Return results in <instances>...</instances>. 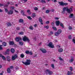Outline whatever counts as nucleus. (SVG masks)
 Instances as JSON below:
<instances>
[{"label": "nucleus", "mask_w": 75, "mask_h": 75, "mask_svg": "<svg viewBox=\"0 0 75 75\" xmlns=\"http://www.w3.org/2000/svg\"><path fill=\"white\" fill-rule=\"evenodd\" d=\"M66 10L67 12L69 13H71L72 12L71 11H72V9L71 8H70V9H68V7H65L63 8V12H62V13H64V12H65Z\"/></svg>", "instance_id": "f257e3e1"}, {"label": "nucleus", "mask_w": 75, "mask_h": 75, "mask_svg": "<svg viewBox=\"0 0 75 75\" xmlns=\"http://www.w3.org/2000/svg\"><path fill=\"white\" fill-rule=\"evenodd\" d=\"M26 61H27L25 62H22L25 65H30L31 60L30 59H27Z\"/></svg>", "instance_id": "f03ea898"}, {"label": "nucleus", "mask_w": 75, "mask_h": 75, "mask_svg": "<svg viewBox=\"0 0 75 75\" xmlns=\"http://www.w3.org/2000/svg\"><path fill=\"white\" fill-rule=\"evenodd\" d=\"M23 41H28V42H30V40H29L28 37L26 36H24V37L23 38Z\"/></svg>", "instance_id": "7ed1b4c3"}, {"label": "nucleus", "mask_w": 75, "mask_h": 75, "mask_svg": "<svg viewBox=\"0 0 75 75\" xmlns=\"http://www.w3.org/2000/svg\"><path fill=\"white\" fill-rule=\"evenodd\" d=\"M45 72L46 74H49V75H52L53 72H52L50 71V70L47 69L45 71Z\"/></svg>", "instance_id": "20e7f679"}, {"label": "nucleus", "mask_w": 75, "mask_h": 75, "mask_svg": "<svg viewBox=\"0 0 75 75\" xmlns=\"http://www.w3.org/2000/svg\"><path fill=\"white\" fill-rule=\"evenodd\" d=\"M48 46L51 48H54V46L53 45L52 43V42H50L48 45Z\"/></svg>", "instance_id": "39448f33"}, {"label": "nucleus", "mask_w": 75, "mask_h": 75, "mask_svg": "<svg viewBox=\"0 0 75 75\" xmlns=\"http://www.w3.org/2000/svg\"><path fill=\"white\" fill-rule=\"evenodd\" d=\"M18 57V55L17 54H15L14 55L12 56V60H13V61L15 60Z\"/></svg>", "instance_id": "423d86ee"}, {"label": "nucleus", "mask_w": 75, "mask_h": 75, "mask_svg": "<svg viewBox=\"0 0 75 75\" xmlns=\"http://www.w3.org/2000/svg\"><path fill=\"white\" fill-rule=\"evenodd\" d=\"M40 51L42 52L43 53H46L47 52V50L44 49H40Z\"/></svg>", "instance_id": "0eeeda50"}, {"label": "nucleus", "mask_w": 75, "mask_h": 75, "mask_svg": "<svg viewBox=\"0 0 75 75\" xmlns=\"http://www.w3.org/2000/svg\"><path fill=\"white\" fill-rule=\"evenodd\" d=\"M0 57L1 58H2L4 60H6V58L4 56H3L2 54H0Z\"/></svg>", "instance_id": "6e6552de"}, {"label": "nucleus", "mask_w": 75, "mask_h": 75, "mask_svg": "<svg viewBox=\"0 0 75 75\" xmlns=\"http://www.w3.org/2000/svg\"><path fill=\"white\" fill-rule=\"evenodd\" d=\"M38 1H41V2L42 3H46V2L45 0H38Z\"/></svg>", "instance_id": "1a4fd4ad"}, {"label": "nucleus", "mask_w": 75, "mask_h": 75, "mask_svg": "<svg viewBox=\"0 0 75 75\" xmlns=\"http://www.w3.org/2000/svg\"><path fill=\"white\" fill-rule=\"evenodd\" d=\"M59 23L60 22L59 21H56V25H59Z\"/></svg>", "instance_id": "9d476101"}, {"label": "nucleus", "mask_w": 75, "mask_h": 75, "mask_svg": "<svg viewBox=\"0 0 75 75\" xmlns=\"http://www.w3.org/2000/svg\"><path fill=\"white\" fill-rule=\"evenodd\" d=\"M57 32L59 34H60L62 33V30L60 29H59L58 30Z\"/></svg>", "instance_id": "9b49d317"}, {"label": "nucleus", "mask_w": 75, "mask_h": 75, "mask_svg": "<svg viewBox=\"0 0 75 75\" xmlns=\"http://www.w3.org/2000/svg\"><path fill=\"white\" fill-rule=\"evenodd\" d=\"M10 51V50L9 49H8L6 51V54L7 55H8L9 54V51Z\"/></svg>", "instance_id": "f8f14e48"}, {"label": "nucleus", "mask_w": 75, "mask_h": 75, "mask_svg": "<svg viewBox=\"0 0 75 75\" xmlns=\"http://www.w3.org/2000/svg\"><path fill=\"white\" fill-rule=\"evenodd\" d=\"M7 71L8 73H10V72H11V70H10V68H8L7 69Z\"/></svg>", "instance_id": "ddd939ff"}, {"label": "nucleus", "mask_w": 75, "mask_h": 75, "mask_svg": "<svg viewBox=\"0 0 75 75\" xmlns=\"http://www.w3.org/2000/svg\"><path fill=\"white\" fill-rule=\"evenodd\" d=\"M39 21L40 23H42L43 21L42 20V18H41V17H40L39 18Z\"/></svg>", "instance_id": "4468645a"}, {"label": "nucleus", "mask_w": 75, "mask_h": 75, "mask_svg": "<svg viewBox=\"0 0 75 75\" xmlns=\"http://www.w3.org/2000/svg\"><path fill=\"white\" fill-rule=\"evenodd\" d=\"M6 58L8 61H10V56H7Z\"/></svg>", "instance_id": "2eb2a0df"}, {"label": "nucleus", "mask_w": 75, "mask_h": 75, "mask_svg": "<svg viewBox=\"0 0 75 75\" xmlns=\"http://www.w3.org/2000/svg\"><path fill=\"white\" fill-rule=\"evenodd\" d=\"M14 43L13 42H9V45H13V44H14Z\"/></svg>", "instance_id": "dca6fc26"}, {"label": "nucleus", "mask_w": 75, "mask_h": 75, "mask_svg": "<svg viewBox=\"0 0 75 75\" xmlns=\"http://www.w3.org/2000/svg\"><path fill=\"white\" fill-rule=\"evenodd\" d=\"M58 51L59 52H62L63 51V49L62 48H59V49Z\"/></svg>", "instance_id": "f3484780"}, {"label": "nucleus", "mask_w": 75, "mask_h": 75, "mask_svg": "<svg viewBox=\"0 0 75 75\" xmlns=\"http://www.w3.org/2000/svg\"><path fill=\"white\" fill-rule=\"evenodd\" d=\"M8 14H11L13 13V11H10L8 12Z\"/></svg>", "instance_id": "a211bd4d"}, {"label": "nucleus", "mask_w": 75, "mask_h": 75, "mask_svg": "<svg viewBox=\"0 0 75 75\" xmlns=\"http://www.w3.org/2000/svg\"><path fill=\"white\" fill-rule=\"evenodd\" d=\"M59 3L60 4V6H64V3L62 2H59Z\"/></svg>", "instance_id": "6ab92c4d"}, {"label": "nucleus", "mask_w": 75, "mask_h": 75, "mask_svg": "<svg viewBox=\"0 0 75 75\" xmlns=\"http://www.w3.org/2000/svg\"><path fill=\"white\" fill-rule=\"evenodd\" d=\"M19 40H20V38H16L15 39V41H17V42L19 41Z\"/></svg>", "instance_id": "aec40b11"}, {"label": "nucleus", "mask_w": 75, "mask_h": 75, "mask_svg": "<svg viewBox=\"0 0 75 75\" xmlns=\"http://www.w3.org/2000/svg\"><path fill=\"white\" fill-rule=\"evenodd\" d=\"M72 74V72H71V71H68L67 75H71Z\"/></svg>", "instance_id": "412c9836"}, {"label": "nucleus", "mask_w": 75, "mask_h": 75, "mask_svg": "<svg viewBox=\"0 0 75 75\" xmlns=\"http://www.w3.org/2000/svg\"><path fill=\"white\" fill-rule=\"evenodd\" d=\"M11 51L12 53H14V52L15 51L14 49L12 48V49H11Z\"/></svg>", "instance_id": "4be33fe9"}, {"label": "nucleus", "mask_w": 75, "mask_h": 75, "mask_svg": "<svg viewBox=\"0 0 75 75\" xmlns=\"http://www.w3.org/2000/svg\"><path fill=\"white\" fill-rule=\"evenodd\" d=\"M7 25L8 26L10 27L11 25V24L10 23H7Z\"/></svg>", "instance_id": "5701e85b"}, {"label": "nucleus", "mask_w": 75, "mask_h": 75, "mask_svg": "<svg viewBox=\"0 0 75 75\" xmlns=\"http://www.w3.org/2000/svg\"><path fill=\"white\" fill-rule=\"evenodd\" d=\"M36 16V15H35V13H33L32 15V17L33 18H34V17H35Z\"/></svg>", "instance_id": "b1692460"}, {"label": "nucleus", "mask_w": 75, "mask_h": 75, "mask_svg": "<svg viewBox=\"0 0 75 75\" xmlns=\"http://www.w3.org/2000/svg\"><path fill=\"white\" fill-rule=\"evenodd\" d=\"M2 45H4V46H6V45H7V43L5 42H3L2 43Z\"/></svg>", "instance_id": "393cba45"}, {"label": "nucleus", "mask_w": 75, "mask_h": 75, "mask_svg": "<svg viewBox=\"0 0 75 75\" xmlns=\"http://www.w3.org/2000/svg\"><path fill=\"white\" fill-rule=\"evenodd\" d=\"M55 36H58V35H59V34L58 32H56L55 33Z\"/></svg>", "instance_id": "a878e982"}, {"label": "nucleus", "mask_w": 75, "mask_h": 75, "mask_svg": "<svg viewBox=\"0 0 75 75\" xmlns=\"http://www.w3.org/2000/svg\"><path fill=\"white\" fill-rule=\"evenodd\" d=\"M73 14L71 13V14H70V15L69 16V17L70 18H72V17H73Z\"/></svg>", "instance_id": "bb28decb"}, {"label": "nucleus", "mask_w": 75, "mask_h": 75, "mask_svg": "<svg viewBox=\"0 0 75 75\" xmlns=\"http://www.w3.org/2000/svg\"><path fill=\"white\" fill-rule=\"evenodd\" d=\"M21 12L23 14V16H26L25 14H24V11L23 10H22Z\"/></svg>", "instance_id": "cd10ccee"}, {"label": "nucleus", "mask_w": 75, "mask_h": 75, "mask_svg": "<svg viewBox=\"0 0 75 75\" xmlns=\"http://www.w3.org/2000/svg\"><path fill=\"white\" fill-rule=\"evenodd\" d=\"M19 45H23V42H19Z\"/></svg>", "instance_id": "c85d7f7f"}, {"label": "nucleus", "mask_w": 75, "mask_h": 75, "mask_svg": "<svg viewBox=\"0 0 75 75\" xmlns=\"http://www.w3.org/2000/svg\"><path fill=\"white\" fill-rule=\"evenodd\" d=\"M60 26L62 27V28H64V25H63V24L62 23H60Z\"/></svg>", "instance_id": "c756f323"}, {"label": "nucleus", "mask_w": 75, "mask_h": 75, "mask_svg": "<svg viewBox=\"0 0 75 75\" xmlns=\"http://www.w3.org/2000/svg\"><path fill=\"white\" fill-rule=\"evenodd\" d=\"M21 58H24V55L23 54H21Z\"/></svg>", "instance_id": "7c9ffc66"}, {"label": "nucleus", "mask_w": 75, "mask_h": 75, "mask_svg": "<svg viewBox=\"0 0 75 75\" xmlns=\"http://www.w3.org/2000/svg\"><path fill=\"white\" fill-rule=\"evenodd\" d=\"M29 29L30 30H33V26H31L29 27Z\"/></svg>", "instance_id": "2f4dec72"}, {"label": "nucleus", "mask_w": 75, "mask_h": 75, "mask_svg": "<svg viewBox=\"0 0 75 75\" xmlns=\"http://www.w3.org/2000/svg\"><path fill=\"white\" fill-rule=\"evenodd\" d=\"M26 54H30V52L28 51H27L25 52Z\"/></svg>", "instance_id": "473e14b6"}, {"label": "nucleus", "mask_w": 75, "mask_h": 75, "mask_svg": "<svg viewBox=\"0 0 75 75\" xmlns=\"http://www.w3.org/2000/svg\"><path fill=\"white\" fill-rule=\"evenodd\" d=\"M19 22L20 23H23V20L22 19H21L19 20Z\"/></svg>", "instance_id": "72a5a7b5"}, {"label": "nucleus", "mask_w": 75, "mask_h": 75, "mask_svg": "<svg viewBox=\"0 0 75 75\" xmlns=\"http://www.w3.org/2000/svg\"><path fill=\"white\" fill-rule=\"evenodd\" d=\"M38 8L36 7L35 8L34 10H35V11H37V10H38Z\"/></svg>", "instance_id": "f704fd0d"}, {"label": "nucleus", "mask_w": 75, "mask_h": 75, "mask_svg": "<svg viewBox=\"0 0 75 75\" xmlns=\"http://www.w3.org/2000/svg\"><path fill=\"white\" fill-rule=\"evenodd\" d=\"M51 67L52 68H54V64H52L51 65Z\"/></svg>", "instance_id": "c9c22d12"}, {"label": "nucleus", "mask_w": 75, "mask_h": 75, "mask_svg": "<svg viewBox=\"0 0 75 75\" xmlns=\"http://www.w3.org/2000/svg\"><path fill=\"white\" fill-rule=\"evenodd\" d=\"M52 28L54 30H57V28H56V27H53Z\"/></svg>", "instance_id": "e433bc0d"}, {"label": "nucleus", "mask_w": 75, "mask_h": 75, "mask_svg": "<svg viewBox=\"0 0 75 75\" xmlns=\"http://www.w3.org/2000/svg\"><path fill=\"white\" fill-rule=\"evenodd\" d=\"M70 70L71 71H72V66H71L70 67Z\"/></svg>", "instance_id": "4c0bfd02"}, {"label": "nucleus", "mask_w": 75, "mask_h": 75, "mask_svg": "<svg viewBox=\"0 0 75 75\" xmlns=\"http://www.w3.org/2000/svg\"><path fill=\"white\" fill-rule=\"evenodd\" d=\"M69 30H72V27L71 26H69Z\"/></svg>", "instance_id": "58836bf2"}, {"label": "nucleus", "mask_w": 75, "mask_h": 75, "mask_svg": "<svg viewBox=\"0 0 75 75\" xmlns=\"http://www.w3.org/2000/svg\"><path fill=\"white\" fill-rule=\"evenodd\" d=\"M15 69H16V70H18V69H19V68L18 67H15Z\"/></svg>", "instance_id": "ea45409f"}, {"label": "nucleus", "mask_w": 75, "mask_h": 75, "mask_svg": "<svg viewBox=\"0 0 75 75\" xmlns=\"http://www.w3.org/2000/svg\"><path fill=\"white\" fill-rule=\"evenodd\" d=\"M71 38H72V36H71V35H69L68 36V38L69 39H71Z\"/></svg>", "instance_id": "a19ab883"}, {"label": "nucleus", "mask_w": 75, "mask_h": 75, "mask_svg": "<svg viewBox=\"0 0 75 75\" xmlns=\"http://www.w3.org/2000/svg\"><path fill=\"white\" fill-rule=\"evenodd\" d=\"M27 18L28 19H30V20H31V17L29 16H27Z\"/></svg>", "instance_id": "79ce46f5"}, {"label": "nucleus", "mask_w": 75, "mask_h": 75, "mask_svg": "<svg viewBox=\"0 0 75 75\" xmlns=\"http://www.w3.org/2000/svg\"><path fill=\"white\" fill-rule=\"evenodd\" d=\"M45 28H46L47 29H48V28H49V26L48 25L47 26H45Z\"/></svg>", "instance_id": "37998d69"}, {"label": "nucleus", "mask_w": 75, "mask_h": 75, "mask_svg": "<svg viewBox=\"0 0 75 75\" xmlns=\"http://www.w3.org/2000/svg\"><path fill=\"white\" fill-rule=\"evenodd\" d=\"M1 47H2V45H0V50H3V48H2Z\"/></svg>", "instance_id": "c03bdc74"}, {"label": "nucleus", "mask_w": 75, "mask_h": 75, "mask_svg": "<svg viewBox=\"0 0 75 75\" xmlns=\"http://www.w3.org/2000/svg\"><path fill=\"white\" fill-rule=\"evenodd\" d=\"M50 23V21H47L46 22V24H49Z\"/></svg>", "instance_id": "a18cd8bd"}, {"label": "nucleus", "mask_w": 75, "mask_h": 75, "mask_svg": "<svg viewBox=\"0 0 75 75\" xmlns=\"http://www.w3.org/2000/svg\"><path fill=\"white\" fill-rule=\"evenodd\" d=\"M10 4V3L9 2H8L7 3V4L6 5V7H7L8 6V5Z\"/></svg>", "instance_id": "49530a36"}, {"label": "nucleus", "mask_w": 75, "mask_h": 75, "mask_svg": "<svg viewBox=\"0 0 75 75\" xmlns=\"http://www.w3.org/2000/svg\"><path fill=\"white\" fill-rule=\"evenodd\" d=\"M72 41L73 42H74V44H75V40L73 39H72Z\"/></svg>", "instance_id": "de8ad7c7"}, {"label": "nucleus", "mask_w": 75, "mask_h": 75, "mask_svg": "<svg viewBox=\"0 0 75 75\" xmlns=\"http://www.w3.org/2000/svg\"><path fill=\"white\" fill-rule=\"evenodd\" d=\"M73 61H74V59H72L70 60V62H72Z\"/></svg>", "instance_id": "09e8293b"}, {"label": "nucleus", "mask_w": 75, "mask_h": 75, "mask_svg": "<svg viewBox=\"0 0 75 75\" xmlns=\"http://www.w3.org/2000/svg\"><path fill=\"white\" fill-rule=\"evenodd\" d=\"M46 13H49V10H47L46 11Z\"/></svg>", "instance_id": "8fccbe9b"}, {"label": "nucleus", "mask_w": 75, "mask_h": 75, "mask_svg": "<svg viewBox=\"0 0 75 75\" xmlns=\"http://www.w3.org/2000/svg\"><path fill=\"white\" fill-rule=\"evenodd\" d=\"M59 59L60 60V61H62V58L61 57H59Z\"/></svg>", "instance_id": "3c124183"}, {"label": "nucleus", "mask_w": 75, "mask_h": 75, "mask_svg": "<svg viewBox=\"0 0 75 75\" xmlns=\"http://www.w3.org/2000/svg\"><path fill=\"white\" fill-rule=\"evenodd\" d=\"M5 10L6 12V13H7V12H8V10L7 8H5Z\"/></svg>", "instance_id": "603ef678"}, {"label": "nucleus", "mask_w": 75, "mask_h": 75, "mask_svg": "<svg viewBox=\"0 0 75 75\" xmlns=\"http://www.w3.org/2000/svg\"><path fill=\"white\" fill-rule=\"evenodd\" d=\"M20 34L23 35V34H24V32H21Z\"/></svg>", "instance_id": "864d4df0"}, {"label": "nucleus", "mask_w": 75, "mask_h": 75, "mask_svg": "<svg viewBox=\"0 0 75 75\" xmlns=\"http://www.w3.org/2000/svg\"><path fill=\"white\" fill-rule=\"evenodd\" d=\"M68 4L67 3H64V6H66V5H67Z\"/></svg>", "instance_id": "5fc2aeb1"}, {"label": "nucleus", "mask_w": 75, "mask_h": 75, "mask_svg": "<svg viewBox=\"0 0 75 75\" xmlns=\"http://www.w3.org/2000/svg\"><path fill=\"white\" fill-rule=\"evenodd\" d=\"M16 29L17 30H20V28L19 27H18L16 28Z\"/></svg>", "instance_id": "6e6d98bb"}, {"label": "nucleus", "mask_w": 75, "mask_h": 75, "mask_svg": "<svg viewBox=\"0 0 75 75\" xmlns=\"http://www.w3.org/2000/svg\"><path fill=\"white\" fill-rule=\"evenodd\" d=\"M29 54H30V55L33 54V53H32V51H30V52H29Z\"/></svg>", "instance_id": "4d7b16f0"}, {"label": "nucleus", "mask_w": 75, "mask_h": 75, "mask_svg": "<svg viewBox=\"0 0 75 75\" xmlns=\"http://www.w3.org/2000/svg\"><path fill=\"white\" fill-rule=\"evenodd\" d=\"M37 24H35V25H34V27L35 28L37 27Z\"/></svg>", "instance_id": "13d9d810"}, {"label": "nucleus", "mask_w": 75, "mask_h": 75, "mask_svg": "<svg viewBox=\"0 0 75 75\" xmlns=\"http://www.w3.org/2000/svg\"><path fill=\"white\" fill-rule=\"evenodd\" d=\"M51 25H52V26H54V23H52Z\"/></svg>", "instance_id": "bf43d9fd"}, {"label": "nucleus", "mask_w": 75, "mask_h": 75, "mask_svg": "<svg viewBox=\"0 0 75 75\" xmlns=\"http://www.w3.org/2000/svg\"><path fill=\"white\" fill-rule=\"evenodd\" d=\"M55 20H58V19H59V18L58 17H56L55 18Z\"/></svg>", "instance_id": "052dcab7"}, {"label": "nucleus", "mask_w": 75, "mask_h": 75, "mask_svg": "<svg viewBox=\"0 0 75 75\" xmlns=\"http://www.w3.org/2000/svg\"><path fill=\"white\" fill-rule=\"evenodd\" d=\"M3 6V4H0V7H1Z\"/></svg>", "instance_id": "680f3d73"}, {"label": "nucleus", "mask_w": 75, "mask_h": 75, "mask_svg": "<svg viewBox=\"0 0 75 75\" xmlns=\"http://www.w3.org/2000/svg\"><path fill=\"white\" fill-rule=\"evenodd\" d=\"M3 72H4L3 71H2V73H0V75H3Z\"/></svg>", "instance_id": "e2e57ef3"}, {"label": "nucleus", "mask_w": 75, "mask_h": 75, "mask_svg": "<svg viewBox=\"0 0 75 75\" xmlns=\"http://www.w3.org/2000/svg\"><path fill=\"white\" fill-rule=\"evenodd\" d=\"M50 34H53V32H50Z\"/></svg>", "instance_id": "0e129e2a"}, {"label": "nucleus", "mask_w": 75, "mask_h": 75, "mask_svg": "<svg viewBox=\"0 0 75 75\" xmlns=\"http://www.w3.org/2000/svg\"><path fill=\"white\" fill-rule=\"evenodd\" d=\"M69 1V2H70V3H72V1L71 0H68Z\"/></svg>", "instance_id": "69168bd1"}, {"label": "nucleus", "mask_w": 75, "mask_h": 75, "mask_svg": "<svg viewBox=\"0 0 75 75\" xmlns=\"http://www.w3.org/2000/svg\"><path fill=\"white\" fill-rule=\"evenodd\" d=\"M15 11L16 13H18V12L17 11H16V10H15Z\"/></svg>", "instance_id": "338daca9"}, {"label": "nucleus", "mask_w": 75, "mask_h": 75, "mask_svg": "<svg viewBox=\"0 0 75 75\" xmlns=\"http://www.w3.org/2000/svg\"><path fill=\"white\" fill-rule=\"evenodd\" d=\"M30 10H28L27 11V13H30Z\"/></svg>", "instance_id": "774afa93"}]
</instances>
